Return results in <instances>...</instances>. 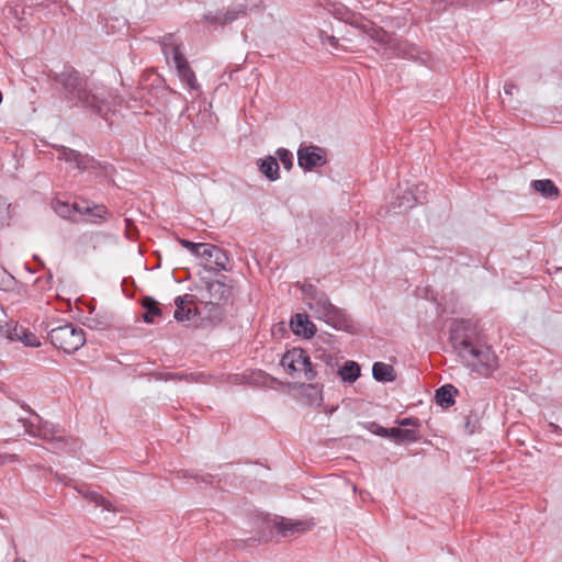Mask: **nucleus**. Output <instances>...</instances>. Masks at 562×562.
<instances>
[{
  "instance_id": "nucleus-35",
  "label": "nucleus",
  "mask_w": 562,
  "mask_h": 562,
  "mask_svg": "<svg viewBox=\"0 0 562 562\" xmlns=\"http://www.w3.org/2000/svg\"><path fill=\"white\" fill-rule=\"evenodd\" d=\"M105 236L106 235L102 232L83 233L78 237L77 244L85 250L87 248H92L93 250H95L100 241V238Z\"/></svg>"
},
{
  "instance_id": "nucleus-13",
  "label": "nucleus",
  "mask_w": 562,
  "mask_h": 562,
  "mask_svg": "<svg viewBox=\"0 0 562 562\" xmlns=\"http://www.w3.org/2000/svg\"><path fill=\"white\" fill-rule=\"evenodd\" d=\"M313 525V522L307 520H293L284 517H276L273 519V527L284 538L307 531Z\"/></svg>"
},
{
  "instance_id": "nucleus-62",
  "label": "nucleus",
  "mask_w": 562,
  "mask_h": 562,
  "mask_svg": "<svg viewBox=\"0 0 562 562\" xmlns=\"http://www.w3.org/2000/svg\"><path fill=\"white\" fill-rule=\"evenodd\" d=\"M125 223H126V235H127V237H132V232L136 231V227H135L133 221L130 218H125Z\"/></svg>"
},
{
  "instance_id": "nucleus-51",
  "label": "nucleus",
  "mask_w": 562,
  "mask_h": 562,
  "mask_svg": "<svg viewBox=\"0 0 562 562\" xmlns=\"http://www.w3.org/2000/svg\"><path fill=\"white\" fill-rule=\"evenodd\" d=\"M395 423L401 426V427H408V426H412V427H420L422 425V422L419 418L417 417H405V418H397L395 420Z\"/></svg>"
},
{
  "instance_id": "nucleus-45",
  "label": "nucleus",
  "mask_w": 562,
  "mask_h": 562,
  "mask_svg": "<svg viewBox=\"0 0 562 562\" xmlns=\"http://www.w3.org/2000/svg\"><path fill=\"white\" fill-rule=\"evenodd\" d=\"M261 541V538L249 537L247 539H235L232 542L233 549L254 548Z\"/></svg>"
},
{
  "instance_id": "nucleus-15",
  "label": "nucleus",
  "mask_w": 562,
  "mask_h": 562,
  "mask_svg": "<svg viewBox=\"0 0 562 562\" xmlns=\"http://www.w3.org/2000/svg\"><path fill=\"white\" fill-rule=\"evenodd\" d=\"M89 161L83 164L86 167H79L82 171H89L95 178H103L110 182H114L113 176L116 172L115 167L109 161H100L88 155Z\"/></svg>"
},
{
  "instance_id": "nucleus-30",
  "label": "nucleus",
  "mask_w": 562,
  "mask_h": 562,
  "mask_svg": "<svg viewBox=\"0 0 562 562\" xmlns=\"http://www.w3.org/2000/svg\"><path fill=\"white\" fill-rule=\"evenodd\" d=\"M142 306L145 310V313L142 317L143 321L147 324L154 323L155 317L162 314L158 301H156L153 296H144L142 299Z\"/></svg>"
},
{
  "instance_id": "nucleus-12",
  "label": "nucleus",
  "mask_w": 562,
  "mask_h": 562,
  "mask_svg": "<svg viewBox=\"0 0 562 562\" xmlns=\"http://www.w3.org/2000/svg\"><path fill=\"white\" fill-rule=\"evenodd\" d=\"M0 333H3L9 340L21 341L26 347L41 346L36 335L23 326L14 325L13 327H10L9 324H5L4 327L0 326Z\"/></svg>"
},
{
  "instance_id": "nucleus-5",
  "label": "nucleus",
  "mask_w": 562,
  "mask_h": 562,
  "mask_svg": "<svg viewBox=\"0 0 562 562\" xmlns=\"http://www.w3.org/2000/svg\"><path fill=\"white\" fill-rule=\"evenodd\" d=\"M472 325L469 319H454L449 330V341L460 357L467 356L468 349L473 345L471 338Z\"/></svg>"
},
{
  "instance_id": "nucleus-9",
  "label": "nucleus",
  "mask_w": 562,
  "mask_h": 562,
  "mask_svg": "<svg viewBox=\"0 0 562 562\" xmlns=\"http://www.w3.org/2000/svg\"><path fill=\"white\" fill-rule=\"evenodd\" d=\"M49 7V0H45L33 5H24L19 9V5H5L3 8V15L5 19H13L19 23L20 31L29 26V18L34 15L35 11L44 10Z\"/></svg>"
},
{
  "instance_id": "nucleus-48",
  "label": "nucleus",
  "mask_w": 562,
  "mask_h": 562,
  "mask_svg": "<svg viewBox=\"0 0 562 562\" xmlns=\"http://www.w3.org/2000/svg\"><path fill=\"white\" fill-rule=\"evenodd\" d=\"M297 288L301 290L303 295L308 297L310 300H312L316 295V293L319 292V290L314 284L308 282H299Z\"/></svg>"
},
{
  "instance_id": "nucleus-31",
  "label": "nucleus",
  "mask_w": 562,
  "mask_h": 562,
  "mask_svg": "<svg viewBox=\"0 0 562 562\" xmlns=\"http://www.w3.org/2000/svg\"><path fill=\"white\" fill-rule=\"evenodd\" d=\"M57 151L59 153L60 159H64L67 162H75L78 169L79 167H86L83 164L89 161L88 154L83 155L80 151L66 146H58Z\"/></svg>"
},
{
  "instance_id": "nucleus-55",
  "label": "nucleus",
  "mask_w": 562,
  "mask_h": 562,
  "mask_svg": "<svg viewBox=\"0 0 562 562\" xmlns=\"http://www.w3.org/2000/svg\"><path fill=\"white\" fill-rule=\"evenodd\" d=\"M216 245L204 243L202 249L200 250L199 258H205L211 261V247H215Z\"/></svg>"
},
{
  "instance_id": "nucleus-47",
  "label": "nucleus",
  "mask_w": 562,
  "mask_h": 562,
  "mask_svg": "<svg viewBox=\"0 0 562 562\" xmlns=\"http://www.w3.org/2000/svg\"><path fill=\"white\" fill-rule=\"evenodd\" d=\"M179 244L189 250L193 256L200 257V250L204 243H194L188 239H179Z\"/></svg>"
},
{
  "instance_id": "nucleus-22",
  "label": "nucleus",
  "mask_w": 562,
  "mask_h": 562,
  "mask_svg": "<svg viewBox=\"0 0 562 562\" xmlns=\"http://www.w3.org/2000/svg\"><path fill=\"white\" fill-rule=\"evenodd\" d=\"M247 381L249 384L266 386L270 389H279L283 386V382L279 379L268 374L262 370H254L247 375Z\"/></svg>"
},
{
  "instance_id": "nucleus-63",
  "label": "nucleus",
  "mask_w": 562,
  "mask_h": 562,
  "mask_svg": "<svg viewBox=\"0 0 562 562\" xmlns=\"http://www.w3.org/2000/svg\"><path fill=\"white\" fill-rule=\"evenodd\" d=\"M55 479L60 482L63 481L61 475L59 473H55Z\"/></svg>"
},
{
  "instance_id": "nucleus-32",
  "label": "nucleus",
  "mask_w": 562,
  "mask_h": 562,
  "mask_svg": "<svg viewBox=\"0 0 562 562\" xmlns=\"http://www.w3.org/2000/svg\"><path fill=\"white\" fill-rule=\"evenodd\" d=\"M322 387L317 383L301 384L302 394L306 397L310 405H321L323 403Z\"/></svg>"
},
{
  "instance_id": "nucleus-39",
  "label": "nucleus",
  "mask_w": 562,
  "mask_h": 562,
  "mask_svg": "<svg viewBox=\"0 0 562 562\" xmlns=\"http://www.w3.org/2000/svg\"><path fill=\"white\" fill-rule=\"evenodd\" d=\"M59 430L54 425H42L40 426L37 434H33V436H37L44 441H47L50 443L53 441V438L58 436Z\"/></svg>"
},
{
  "instance_id": "nucleus-61",
  "label": "nucleus",
  "mask_w": 562,
  "mask_h": 562,
  "mask_svg": "<svg viewBox=\"0 0 562 562\" xmlns=\"http://www.w3.org/2000/svg\"><path fill=\"white\" fill-rule=\"evenodd\" d=\"M518 89V87L512 82V81H506L505 85H504V92L505 94H508V95H512L513 94V91Z\"/></svg>"
},
{
  "instance_id": "nucleus-4",
  "label": "nucleus",
  "mask_w": 562,
  "mask_h": 562,
  "mask_svg": "<svg viewBox=\"0 0 562 562\" xmlns=\"http://www.w3.org/2000/svg\"><path fill=\"white\" fill-rule=\"evenodd\" d=\"M385 50L390 52L396 57L419 61L423 65H426L430 59L429 53L422 50L420 47L409 43L407 40L397 36L391 37V40L387 42Z\"/></svg>"
},
{
  "instance_id": "nucleus-8",
  "label": "nucleus",
  "mask_w": 562,
  "mask_h": 562,
  "mask_svg": "<svg viewBox=\"0 0 562 562\" xmlns=\"http://www.w3.org/2000/svg\"><path fill=\"white\" fill-rule=\"evenodd\" d=\"M296 154L297 164L304 171H312L327 164L326 149L314 144H301Z\"/></svg>"
},
{
  "instance_id": "nucleus-49",
  "label": "nucleus",
  "mask_w": 562,
  "mask_h": 562,
  "mask_svg": "<svg viewBox=\"0 0 562 562\" xmlns=\"http://www.w3.org/2000/svg\"><path fill=\"white\" fill-rule=\"evenodd\" d=\"M136 288L135 280L132 277H125L122 280V291L126 296H133V291Z\"/></svg>"
},
{
  "instance_id": "nucleus-59",
  "label": "nucleus",
  "mask_w": 562,
  "mask_h": 562,
  "mask_svg": "<svg viewBox=\"0 0 562 562\" xmlns=\"http://www.w3.org/2000/svg\"><path fill=\"white\" fill-rule=\"evenodd\" d=\"M193 479L196 481V482H203V483H207V484H211L213 482V475L210 474V473H206V474H203V475H194Z\"/></svg>"
},
{
  "instance_id": "nucleus-44",
  "label": "nucleus",
  "mask_w": 562,
  "mask_h": 562,
  "mask_svg": "<svg viewBox=\"0 0 562 562\" xmlns=\"http://www.w3.org/2000/svg\"><path fill=\"white\" fill-rule=\"evenodd\" d=\"M481 425H480V418H479V415L476 413H473L471 412L467 417H465V423H464V429L465 431L469 434V435H473L474 432H476L479 429H480Z\"/></svg>"
},
{
  "instance_id": "nucleus-21",
  "label": "nucleus",
  "mask_w": 562,
  "mask_h": 562,
  "mask_svg": "<svg viewBox=\"0 0 562 562\" xmlns=\"http://www.w3.org/2000/svg\"><path fill=\"white\" fill-rule=\"evenodd\" d=\"M259 171L269 180L277 181L280 178V166L274 156L268 155L256 162Z\"/></svg>"
},
{
  "instance_id": "nucleus-7",
  "label": "nucleus",
  "mask_w": 562,
  "mask_h": 562,
  "mask_svg": "<svg viewBox=\"0 0 562 562\" xmlns=\"http://www.w3.org/2000/svg\"><path fill=\"white\" fill-rule=\"evenodd\" d=\"M225 306L218 302H204L202 311L198 310L199 322L195 327L209 330L218 327L227 315Z\"/></svg>"
},
{
  "instance_id": "nucleus-6",
  "label": "nucleus",
  "mask_w": 562,
  "mask_h": 562,
  "mask_svg": "<svg viewBox=\"0 0 562 562\" xmlns=\"http://www.w3.org/2000/svg\"><path fill=\"white\" fill-rule=\"evenodd\" d=\"M140 99L151 106H164L167 102L169 93H176L169 88L164 78L156 76L149 83L143 85L140 88Z\"/></svg>"
},
{
  "instance_id": "nucleus-2",
  "label": "nucleus",
  "mask_w": 562,
  "mask_h": 562,
  "mask_svg": "<svg viewBox=\"0 0 562 562\" xmlns=\"http://www.w3.org/2000/svg\"><path fill=\"white\" fill-rule=\"evenodd\" d=\"M47 337L56 349L63 350L68 355L75 353L86 344L83 329L71 323H65L52 328Z\"/></svg>"
},
{
  "instance_id": "nucleus-19",
  "label": "nucleus",
  "mask_w": 562,
  "mask_h": 562,
  "mask_svg": "<svg viewBox=\"0 0 562 562\" xmlns=\"http://www.w3.org/2000/svg\"><path fill=\"white\" fill-rule=\"evenodd\" d=\"M306 352L307 351L305 349L297 348V347L289 349L282 356V358L280 360V364L290 374L300 372V368H301V364L303 363Z\"/></svg>"
},
{
  "instance_id": "nucleus-23",
  "label": "nucleus",
  "mask_w": 562,
  "mask_h": 562,
  "mask_svg": "<svg viewBox=\"0 0 562 562\" xmlns=\"http://www.w3.org/2000/svg\"><path fill=\"white\" fill-rule=\"evenodd\" d=\"M109 210L103 204H93L92 206L86 205L82 211L80 222H88L91 224H101L106 221V214Z\"/></svg>"
},
{
  "instance_id": "nucleus-14",
  "label": "nucleus",
  "mask_w": 562,
  "mask_h": 562,
  "mask_svg": "<svg viewBox=\"0 0 562 562\" xmlns=\"http://www.w3.org/2000/svg\"><path fill=\"white\" fill-rule=\"evenodd\" d=\"M416 204H423V200L422 196L414 193L412 189H407L403 192L398 191L390 202L391 209L395 213L407 212Z\"/></svg>"
},
{
  "instance_id": "nucleus-1",
  "label": "nucleus",
  "mask_w": 562,
  "mask_h": 562,
  "mask_svg": "<svg viewBox=\"0 0 562 562\" xmlns=\"http://www.w3.org/2000/svg\"><path fill=\"white\" fill-rule=\"evenodd\" d=\"M47 78L59 97L70 108H81L109 120L110 103L97 89L90 87L88 79L70 65L58 69H48Z\"/></svg>"
},
{
  "instance_id": "nucleus-10",
  "label": "nucleus",
  "mask_w": 562,
  "mask_h": 562,
  "mask_svg": "<svg viewBox=\"0 0 562 562\" xmlns=\"http://www.w3.org/2000/svg\"><path fill=\"white\" fill-rule=\"evenodd\" d=\"M321 319L335 329L342 330L351 335L357 334L360 329L359 324L356 323L345 310L337 306H334L328 314L324 315V318Z\"/></svg>"
},
{
  "instance_id": "nucleus-3",
  "label": "nucleus",
  "mask_w": 562,
  "mask_h": 562,
  "mask_svg": "<svg viewBox=\"0 0 562 562\" xmlns=\"http://www.w3.org/2000/svg\"><path fill=\"white\" fill-rule=\"evenodd\" d=\"M468 367L484 376H488L498 368V358L490 346L472 345L467 356L461 357Z\"/></svg>"
},
{
  "instance_id": "nucleus-29",
  "label": "nucleus",
  "mask_w": 562,
  "mask_h": 562,
  "mask_svg": "<svg viewBox=\"0 0 562 562\" xmlns=\"http://www.w3.org/2000/svg\"><path fill=\"white\" fill-rule=\"evenodd\" d=\"M372 375L378 382H393L396 379L393 366L380 361L373 363Z\"/></svg>"
},
{
  "instance_id": "nucleus-43",
  "label": "nucleus",
  "mask_w": 562,
  "mask_h": 562,
  "mask_svg": "<svg viewBox=\"0 0 562 562\" xmlns=\"http://www.w3.org/2000/svg\"><path fill=\"white\" fill-rule=\"evenodd\" d=\"M314 359L323 361L329 369H334V367L338 363L336 356L323 349L315 350Z\"/></svg>"
},
{
  "instance_id": "nucleus-26",
  "label": "nucleus",
  "mask_w": 562,
  "mask_h": 562,
  "mask_svg": "<svg viewBox=\"0 0 562 562\" xmlns=\"http://www.w3.org/2000/svg\"><path fill=\"white\" fill-rule=\"evenodd\" d=\"M211 261L214 263L215 267L205 265L204 269L206 271L211 272H218L221 270L227 271L228 263H229V257L226 250L223 248L215 246L211 247Z\"/></svg>"
},
{
  "instance_id": "nucleus-24",
  "label": "nucleus",
  "mask_w": 562,
  "mask_h": 562,
  "mask_svg": "<svg viewBox=\"0 0 562 562\" xmlns=\"http://www.w3.org/2000/svg\"><path fill=\"white\" fill-rule=\"evenodd\" d=\"M310 308L314 312L316 318H324V315L335 306L324 291L316 293V295L308 303Z\"/></svg>"
},
{
  "instance_id": "nucleus-50",
  "label": "nucleus",
  "mask_w": 562,
  "mask_h": 562,
  "mask_svg": "<svg viewBox=\"0 0 562 562\" xmlns=\"http://www.w3.org/2000/svg\"><path fill=\"white\" fill-rule=\"evenodd\" d=\"M364 427L372 434L376 435V436H380V437H383L385 438L386 437V428L385 427H382L381 425H379L378 423L375 422H369L364 425Z\"/></svg>"
},
{
  "instance_id": "nucleus-40",
  "label": "nucleus",
  "mask_w": 562,
  "mask_h": 562,
  "mask_svg": "<svg viewBox=\"0 0 562 562\" xmlns=\"http://www.w3.org/2000/svg\"><path fill=\"white\" fill-rule=\"evenodd\" d=\"M316 367H317V364L316 363L314 364L311 361V357H310L308 352H306L303 363L301 364L300 371L304 372L305 379L307 381H313L317 378Z\"/></svg>"
},
{
  "instance_id": "nucleus-42",
  "label": "nucleus",
  "mask_w": 562,
  "mask_h": 562,
  "mask_svg": "<svg viewBox=\"0 0 562 562\" xmlns=\"http://www.w3.org/2000/svg\"><path fill=\"white\" fill-rule=\"evenodd\" d=\"M397 432H398L397 445L405 443V442H416L422 439V436L415 429L400 428V430Z\"/></svg>"
},
{
  "instance_id": "nucleus-64",
  "label": "nucleus",
  "mask_w": 562,
  "mask_h": 562,
  "mask_svg": "<svg viewBox=\"0 0 562 562\" xmlns=\"http://www.w3.org/2000/svg\"><path fill=\"white\" fill-rule=\"evenodd\" d=\"M34 259L37 260L42 267H44V262L36 255L34 256Z\"/></svg>"
},
{
  "instance_id": "nucleus-28",
  "label": "nucleus",
  "mask_w": 562,
  "mask_h": 562,
  "mask_svg": "<svg viewBox=\"0 0 562 562\" xmlns=\"http://www.w3.org/2000/svg\"><path fill=\"white\" fill-rule=\"evenodd\" d=\"M341 381L348 384L355 383L360 374L361 368L358 362L353 360H347L337 371Z\"/></svg>"
},
{
  "instance_id": "nucleus-27",
  "label": "nucleus",
  "mask_w": 562,
  "mask_h": 562,
  "mask_svg": "<svg viewBox=\"0 0 562 562\" xmlns=\"http://www.w3.org/2000/svg\"><path fill=\"white\" fill-rule=\"evenodd\" d=\"M530 187L544 199L554 200L560 194L559 188L550 179L532 180Z\"/></svg>"
},
{
  "instance_id": "nucleus-57",
  "label": "nucleus",
  "mask_w": 562,
  "mask_h": 562,
  "mask_svg": "<svg viewBox=\"0 0 562 562\" xmlns=\"http://www.w3.org/2000/svg\"><path fill=\"white\" fill-rule=\"evenodd\" d=\"M89 323H87L86 325L92 329H103L106 327V323L105 322H100L95 318H90L88 319Z\"/></svg>"
},
{
  "instance_id": "nucleus-52",
  "label": "nucleus",
  "mask_w": 562,
  "mask_h": 562,
  "mask_svg": "<svg viewBox=\"0 0 562 562\" xmlns=\"http://www.w3.org/2000/svg\"><path fill=\"white\" fill-rule=\"evenodd\" d=\"M319 37H321L323 44H328L334 49H339V40L337 37L329 36L324 31H321Z\"/></svg>"
},
{
  "instance_id": "nucleus-41",
  "label": "nucleus",
  "mask_w": 562,
  "mask_h": 562,
  "mask_svg": "<svg viewBox=\"0 0 562 562\" xmlns=\"http://www.w3.org/2000/svg\"><path fill=\"white\" fill-rule=\"evenodd\" d=\"M351 26L359 29L364 34H368L373 29V22L364 19L362 15H352L347 21Z\"/></svg>"
},
{
  "instance_id": "nucleus-46",
  "label": "nucleus",
  "mask_w": 562,
  "mask_h": 562,
  "mask_svg": "<svg viewBox=\"0 0 562 562\" xmlns=\"http://www.w3.org/2000/svg\"><path fill=\"white\" fill-rule=\"evenodd\" d=\"M170 50H171L170 53H171L176 69L178 67H180L181 65H184L186 63H188V59L186 58L184 54L181 52L180 45H177V44L171 45Z\"/></svg>"
},
{
  "instance_id": "nucleus-58",
  "label": "nucleus",
  "mask_w": 562,
  "mask_h": 562,
  "mask_svg": "<svg viewBox=\"0 0 562 562\" xmlns=\"http://www.w3.org/2000/svg\"><path fill=\"white\" fill-rule=\"evenodd\" d=\"M400 430V427H391V428H386V437L385 438H389L391 440H393L395 443H397V440H398V431Z\"/></svg>"
},
{
  "instance_id": "nucleus-38",
  "label": "nucleus",
  "mask_w": 562,
  "mask_h": 562,
  "mask_svg": "<svg viewBox=\"0 0 562 562\" xmlns=\"http://www.w3.org/2000/svg\"><path fill=\"white\" fill-rule=\"evenodd\" d=\"M274 157L278 159V162L280 161L283 165L285 170L290 171L293 168L294 158L291 150L283 147L278 148Z\"/></svg>"
},
{
  "instance_id": "nucleus-36",
  "label": "nucleus",
  "mask_w": 562,
  "mask_h": 562,
  "mask_svg": "<svg viewBox=\"0 0 562 562\" xmlns=\"http://www.w3.org/2000/svg\"><path fill=\"white\" fill-rule=\"evenodd\" d=\"M53 209L57 215L65 220H69L72 223H79L80 220L77 215H71L70 204L68 202H64L60 200H55L53 203Z\"/></svg>"
},
{
  "instance_id": "nucleus-37",
  "label": "nucleus",
  "mask_w": 562,
  "mask_h": 562,
  "mask_svg": "<svg viewBox=\"0 0 562 562\" xmlns=\"http://www.w3.org/2000/svg\"><path fill=\"white\" fill-rule=\"evenodd\" d=\"M367 35H369L370 38L373 40L375 43L384 46V48H386L387 42L392 37V35L390 33H387L382 27H376L374 24H373V29L371 30V32H369Z\"/></svg>"
},
{
  "instance_id": "nucleus-34",
  "label": "nucleus",
  "mask_w": 562,
  "mask_h": 562,
  "mask_svg": "<svg viewBox=\"0 0 562 562\" xmlns=\"http://www.w3.org/2000/svg\"><path fill=\"white\" fill-rule=\"evenodd\" d=\"M179 78L186 83L191 90H198L199 83L195 78V74L189 65V61L177 68Z\"/></svg>"
},
{
  "instance_id": "nucleus-56",
  "label": "nucleus",
  "mask_w": 562,
  "mask_h": 562,
  "mask_svg": "<svg viewBox=\"0 0 562 562\" xmlns=\"http://www.w3.org/2000/svg\"><path fill=\"white\" fill-rule=\"evenodd\" d=\"M413 192L416 193L417 195H420L422 200H423V203H425V201H426V193H427V186L426 184L419 183V184L415 186Z\"/></svg>"
},
{
  "instance_id": "nucleus-25",
  "label": "nucleus",
  "mask_w": 562,
  "mask_h": 562,
  "mask_svg": "<svg viewBox=\"0 0 562 562\" xmlns=\"http://www.w3.org/2000/svg\"><path fill=\"white\" fill-rule=\"evenodd\" d=\"M49 445V450L55 452L61 451L72 453L81 448V443L78 439L63 435H58L57 437L53 438V441Z\"/></svg>"
},
{
  "instance_id": "nucleus-18",
  "label": "nucleus",
  "mask_w": 562,
  "mask_h": 562,
  "mask_svg": "<svg viewBox=\"0 0 562 562\" xmlns=\"http://www.w3.org/2000/svg\"><path fill=\"white\" fill-rule=\"evenodd\" d=\"M205 288L211 297L215 300L214 302H218L224 305L233 303L232 286L227 285L225 282L221 280H206Z\"/></svg>"
},
{
  "instance_id": "nucleus-53",
  "label": "nucleus",
  "mask_w": 562,
  "mask_h": 562,
  "mask_svg": "<svg viewBox=\"0 0 562 562\" xmlns=\"http://www.w3.org/2000/svg\"><path fill=\"white\" fill-rule=\"evenodd\" d=\"M90 501L94 502L97 505L104 507L105 509H110V502L106 501L102 495H99L95 492H91L88 496Z\"/></svg>"
},
{
  "instance_id": "nucleus-20",
  "label": "nucleus",
  "mask_w": 562,
  "mask_h": 562,
  "mask_svg": "<svg viewBox=\"0 0 562 562\" xmlns=\"http://www.w3.org/2000/svg\"><path fill=\"white\" fill-rule=\"evenodd\" d=\"M458 394L459 390L453 384L447 383L436 390L435 402L442 408H449L454 405Z\"/></svg>"
},
{
  "instance_id": "nucleus-16",
  "label": "nucleus",
  "mask_w": 562,
  "mask_h": 562,
  "mask_svg": "<svg viewBox=\"0 0 562 562\" xmlns=\"http://www.w3.org/2000/svg\"><path fill=\"white\" fill-rule=\"evenodd\" d=\"M290 327L294 335L305 339L316 334V325L304 313H296L291 317Z\"/></svg>"
},
{
  "instance_id": "nucleus-54",
  "label": "nucleus",
  "mask_w": 562,
  "mask_h": 562,
  "mask_svg": "<svg viewBox=\"0 0 562 562\" xmlns=\"http://www.w3.org/2000/svg\"><path fill=\"white\" fill-rule=\"evenodd\" d=\"M9 220H10V216H9L8 206L5 205V202L0 200V227L8 224Z\"/></svg>"
},
{
  "instance_id": "nucleus-33",
  "label": "nucleus",
  "mask_w": 562,
  "mask_h": 562,
  "mask_svg": "<svg viewBox=\"0 0 562 562\" xmlns=\"http://www.w3.org/2000/svg\"><path fill=\"white\" fill-rule=\"evenodd\" d=\"M151 375L158 381H186L189 383L196 382L198 375L195 373H181V372H155Z\"/></svg>"
},
{
  "instance_id": "nucleus-60",
  "label": "nucleus",
  "mask_w": 562,
  "mask_h": 562,
  "mask_svg": "<svg viewBox=\"0 0 562 562\" xmlns=\"http://www.w3.org/2000/svg\"><path fill=\"white\" fill-rule=\"evenodd\" d=\"M85 206L86 205H81L77 202H74L72 204H70L71 215L79 214L81 216L82 211H85Z\"/></svg>"
},
{
  "instance_id": "nucleus-17",
  "label": "nucleus",
  "mask_w": 562,
  "mask_h": 562,
  "mask_svg": "<svg viewBox=\"0 0 562 562\" xmlns=\"http://www.w3.org/2000/svg\"><path fill=\"white\" fill-rule=\"evenodd\" d=\"M195 296L192 294L179 295L175 299L176 310L173 313V317L177 322L182 323L184 321H190L198 316V308L188 307V304L193 303Z\"/></svg>"
},
{
  "instance_id": "nucleus-11",
  "label": "nucleus",
  "mask_w": 562,
  "mask_h": 562,
  "mask_svg": "<svg viewBox=\"0 0 562 562\" xmlns=\"http://www.w3.org/2000/svg\"><path fill=\"white\" fill-rule=\"evenodd\" d=\"M246 11L247 5L245 4L232 5L216 12H207L203 14L202 21L212 25L218 24L224 26L237 20L240 15H245Z\"/></svg>"
}]
</instances>
